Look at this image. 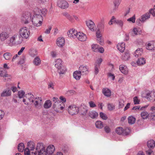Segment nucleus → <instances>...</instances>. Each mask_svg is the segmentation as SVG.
I'll use <instances>...</instances> for the list:
<instances>
[{
    "instance_id": "1",
    "label": "nucleus",
    "mask_w": 155,
    "mask_h": 155,
    "mask_svg": "<svg viewBox=\"0 0 155 155\" xmlns=\"http://www.w3.org/2000/svg\"><path fill=\"white\" fill-rule=\"evenodd\" d=\"M19 34L20 37L22 38L21 40L18 41V44H20L22 43L23 41L22 39H26L28 38L30 35V31L27 28L23 27L20 29Z\"/></svg>"
},
{
    "instance_id": "2",
    "label": "nucleus",
    "mask_w": 155,
    "mask_h": 155,
    "mask_svg": "<svg viewBox=\"0 0 155 155\" xmlns=\"http://www.w3.org/2000/svg\"><path fill=\"white\" fill-rule=\"evenodd\" d=\"M43 21V17L40 14H36L32 18V22L33 25L37 27L41 25Z\"/></svg>"
},
{
    "instance_id": "3",
    "label": "nucleus",
    "mask_w": 155,
    "mask_h": 155,
    "mask_svg": "<svg viewBox=\"0 0 155 155\" xmlns=\"http://www.w3.org/2000/svg\"><path fill=\"white\" fill-rule=\"evenodd\" d=\"M62 62L60 59H57L55 61V66L58 70V72L60 74H64L66 71V68L62 65Z\"/></svg>"
},
{
    "instance_id": "4",
    "label": "nucleus",
    "mask_w": 155,
    "mask_h": 155,
    "mask_svg": "<svg viewBox=\"0 0 155 155\" xmlns=\"http://www.w3.org/2000/svg\"><path fill=\"white\" fill-rule=\"evenodd\" d=\"M31 18V14L28 12H24L22 13L21 20V22L25 24L28 23Z\"/></svg>"
},
{
    "instance_id": "5",
    "label": "nucleus",
    "mask_w": 155,
    "mask_h": 155,
    "mask_svg": "<svg viewBox=\"0 0 155 155\" xmlns=\"http://www.w3.org/2000/svg\"><path fill=\"white\" fill-rule=\"evenodd\" d=\"M34 97L31 93L26 94L24 96L23 101L25 104L28 105L34 102Z\"/></svg>"
},
{
    "instance_id": "6",
    "label": "nucleus",
    "mask_w": 155,
    "mask_h": 155,
    "mask_svg": "<svg viewBox=\"0 0 155 155\" xmlns=\"http://www.w3.org/2000/svg\"><path fill=\"white\" fill-rule=\"evenodd\" d=\"M79 111V108L74 105L70 106L68 109V113L72 115L77 114Z\"/></svg>"
},
{
    "instance_id": "7",
    "label": "nucleus",
    "mask_w": 155,
    "mask_h": 155,
    "mask_svg": "<svg viewBox=\"0 0 155 155\" xmlns=\"http://www.w3.org/2000/svg\"><path fill=\"white\" fill-rule=\"evenodd\" d=\"M145 97L149 101H155V92L151 91L146 94Z\"/></svg>"
},
{
    "instance_id": "8",
    "label": "nucleus",
    "mask_w": 155,
    "mask_h": 155,
    "mask_svg": "<svg viewBox=\"0 0 155 155\" xmlns=\"http://www.w3.org/2000/svg\"><path fill=\"white\" fill-rule=\"evenodd\" d=\"M9 33L6 31H3L0 33V40L4 41L9 37Z\"/></svg>"
},
{
    "instance_id": "9",
    "label": "nucleus",
    "mask_w": 155,
    "mask_h": 155,
    "mask_svg": "<svg viewBox=\"0 0 155 155\" xmlns=\"http://www.w3.org/2000/svg\"><path fill=\"white\" fill-rule=\"evenodd\" d=\"M88 69V67L87 66L81 65L79 68V71L82 75L87 74L89 72Z\"/></svg>"
},
{
    "instance_id": "10",
    "label": "nucleus",
    "mask_w": 155,
    "mask_h": 155,
    "mask_svg": "<svg viewBox=\"0 0 155 155\" xmlns=\"http://www.w3.org/2000/svg\"><path fill=\"white\" fill-rule=\"evenodd\" d=\"M76 35V37L78 40L81 41H85L87 39L86 35L82 32H77V35Z\"/></svg>"
},
{
    "instance_id": "11",
    "label": "nucleus",
    "mask_w": 155,
    "mask_h": 155,
    "mask_svg": "<svg viewBox=\"0 0 155 155\" xmlns=\"http://www.w3.org/2000/svg\"><path fill=\"white\" fill-rule=\"evenodd\" d=\"M80 113L81 115L85 116L88 112L87 107L85 105H81L79 109Z\"/></svg>"
},
{
    "instance_id": "12",
    "label": "nucleus",
    "mask_w": 155,
    "mask_h": 155,
    "mask_svg": "<svg viewBox=\"0 0 155 155\" xmlns=\"http://www.w3.org/2000/svg\"><path fill=\"white\" fill-rule=\"evenodd\" d=\"M58 5L59 7L63 9L67 8L69 6L68 3L64 0L59 1L58 2Z\"/></svg>"
},
{
    "instance_id": "13",
    "label": "nucleus",
    "mask_w": 155,
    "mask_h": 155,
    "mask_svg": "<svg viewBox=\"0 0 155 155\" xmlns=\"http://www.w3.org/2000/svg\"><path fill=\"white\" fill-rule=\"evenodd\" d=\"M18 35L15 34L9 38L8 41V44L9 46H12L15 44V40Z\"/></svg>"
},
{
    "instance_id": "14",
    "label": "nucleus",
    "mask_w": 155,
    "mask_h": 155,
    "mask_svg": "<svg viewBox=\"0 0 155 155\" xmlns=\"http://www.w3.org/2000/svg\"><path fill=\"white\" fill-rule=\"evenodd\" d=\"M63 105V103L60 101H58V102H55L53 105V108L54 110L57 112H61L60 111V107L61 105Z\"/></svg>"
},
{
    "instance_id": "15",
    "label": "nucleus",
    "mask_w": 155,
    "mask_h": 155,
    "mask_svg": "<svg viewBox=\"0 0 155 155\" xmlns=\"http://www.w3.org/2000/svg\"><path fill=\"white\" fill-rule=\"evenodd\" d=\"M86 24L89 29L91 31H94L95 25L94 22L91 20H89L86 22Z\"/></svg>"
},
{
    "instance_id": "16",
    "label": "nucleus",
    "mask_w": 155,
    "mask_h": 155,
    "mask_svg": "<svg viewBox=\"0 0 155 155\" xmlns=\"http://www.w3.org/2000/svg\"><path fill=\"white\" fill-rule=\"evenodd\" d=\"M65 40L63 37L58 38L57 40L56 44L59 47H62L64 44Z\"/></svg>"
},
{
    "instance_id": "17",
    "label": "nucleus",
    "mask_w": 155,
    "mask_h": 155,
    "mask_svg": "<svg viewBox=\"0 0 155 155\" xmlns=\"http://www.w3.org/2000/svg\"><path fill=\"white\" fill-rule=\"evenodd\" d=\"M67 33L69 37L74 38L76 37V35H77V32L75 29H72L69 30Z\"/></svg>"
},
{
    "instance_id": "18",
    "label": "nucleus",
    "mask_w": 155,
    "mask_h": 155,
    "mask_svg": "<svg viewBox=\"0 0 155 155\" xmlns=\"http://www.w3.org/2000/svg\"><path fill=\"white\" fill-rule=\"evenodd\" d=\"M55 150V147L53 145L49 146L47 148L46 152L48 154H52Z\"/></svg>"
},
{
    "instance_id": "19",
    "label": "nucleus",
    "mask_w": 155,
    "mask_h": 155,
    "mask_svg": "<svg viewBox=\"0 0 155 155\" xmlns=\"http://www.w3.org/2000/svg\"><path fill=\"white\" fill-rule=\"evenodd\" d=\"M0 76L2 77H8L9 75L7 74L6 70L3 68H0Z\"/></svg>"
},
{
    "instance_id": "20",
    "label": "nucleus",
    "mask_w": 155,
    "mask_h": 155,
    "mask_svg": "<svg viewBox=\"0 0 155 155\" xmlns=\"http://www.w3.org/2000/svg\"><path fill=\"white\" fill-rule=\"evenodd\" d=\"M11 94V91L9 89L5 90L1 94V96L2 97H7L10 96Z\"/></svg>"
},
{
    "instance_id": "21",
    "label": "nucleus",
    "mask_w": 155,
    "mask_h": 155,
    "mask_svg": "<svg viewBox=\"0 0 155 155\" xmlns=\"http://www.w3.org/2000/svg\"><path fill=\"white\" fill-rule=\"evenodd\" d=\"M102 93L105 96L109 97L111 95V91L108 88H103L102 89Z\"/></svg>"
},
{
    "instance_id": "22",
    "label": "nucleus",
    "mask_w": 155,
    "mask_h": 155,
    "mask_svg": "<svg viewBox=\"0 0 155 155\" xmlns=\"http://www.w3.org/2000/svg\"><path fill=\"white\" fill-rule=\"evenodd\" d=\"M81 74V72L79 71H76L74 72L73 76L74 78H75L76 80H78L80 79Z\"/></svg>"
},
{
    "instance_id": "23",
    "label": "nucleus",
    "mask_w": 155,
    "mask_h": 155,
    "mask_svg": "<svg viewBox=\"0 0 155 155\" xmlns=\"http://www.w3.org/2000/svg\"><path fill=\"white\" fill-rule=\"evenodd\" d=\"M117 48L120 52H124L125 49V44L124 43H122L120 44H118L117 46Z\"/></svg>"
},
{
    "instance_id": "24",
    "label": "nucleus",
    "mask_w": 155,
    "mask_h": 155,
    "mask_svg": "<svg viewBox=\"0 0 155 155\" xmlns=\"http://www.w3.org/2000/svg\"><path fill=\"white\" fill-rule=\"evenodd\" d=\"M143 53V52L142 49L138 48L135 51V52L134 53V54L136 57L138 58L141 56Z\"/></svg>"
},
{
    "instance_id": "25",
    "label": "nucleus",
    "mask_w": 155,
    "mask_h": 155,
    "mask_svg": "<svg viewBox=\"0 0 155 155\" xmlns=\"http://www.w3.org/2000/svg\"><path fill=\"white\" fill-rule=\"evenodd\" d=\"M38 153V155H46L47 154V152L45 150V148H41L40 151H35L34 153L35 155H36Z\"/></svg>"
},
{
    "instance_id": "26",
    "label": "nucleus",
    "mask_w": 155,
    "mask_h": 155,
    "mask_svg": "<svg viewBox=\"0 0 155 155\" xmlns=\"http://www.w3.org/2000/svg\"><path fill=\"white\" fill-rule=\"evenodd\" d=\"M119 69L121 72L123 74H127L128 71L126 69V68L124 65H121L120 66Z\"/></svg>"
},
{
    "instance_id": "27",
    "label": "nucleus",
    "mask_w": 155,
    "mask_h": 155,
    "mask_svg": "<svg viewBox=\"0 0 155 155\" xmlns=\"http://www.w3.org/2000/svg\"><path fill=\"white\" fill-rule=\"evenodd\" d=\"M130 54L129 52H125L122 56V59L124 61L128 60L130 58Z\"/></svg>"
},
{
    "instance_id": "28",
    "label": "nucleus",
    "mask_w": 155,
    "mask_h": 155,
    "mask_svg": "<svg viewBox=\"0 0 155 155\" xmlns=\"http://www.w3.org/2000/svg\"><path fill=\"white\" fill-rule=\"evenodd\" d=\"M98 116L97 113L95 111H91L89 112V116L92 118H96Z\"/></svg>"
},
{
    "instance_id": "29",
    "label": "nucleus",
    "mask_w": 155,
    "mask_h": 155,
    "mask_svg": "<svg viewBox=\"0 0 155 155\" xmlns=\"http://www.w3.org/2000/svg\"><path fill=\"white\" fill-rule=\"evenodd\" d=\"M137 63L138 65L144 64L146 63L145 59L143 58H138Z\"/></svg>"
},
{
    "instance_id": "30",
    "label": "nucleus",
    "mask_w": 155,
    "mask_h": 155,
    "mask_svg": "<svg viewBox=\"0 0 155 155\" xmlns=\"http://www.w3.org/2000/svg\"><path fill=\"white\" fill-rule=\"evenodd\" d=\"M28 147L31 151L33 150L35 148V144L33 142H29L27 143Z\"/></svg>"
},
{
    "instance_id": "31",
    "label": "nucleus",
    "mask_w": 155,
    "mask_h": 155,
    "mask_svg": "<svg viewBox=\"0 0 155 155\" xmlns=\"http://www.w3.org/2000/svg\"><path fill=\"white\" fill-rule=\"evenodd\" d=\"M51 102L50 100H48L45 101L44 107L46 109L50 108L51 106Z\"/></svg>"
},
{
    "instance_id": "32",
    "label": "nucleus",
    "mask_w": 155,
    "mask_h": 155,
    "mask_svg": "<svg viewBox=\"0 0 155 155\" xmlns=\"http://www.w3.org/2000/svg\"><path fill=\"white\" fill-rule=\"evenodd\" d=\"M147 147L151 148L155 146V141L153 140H150L148 141L147 143Z\"/></svg>"
},
{
    "instance_id": "33",
    "label": "nucleus",
    "mask_w": 155,
    "mask_h": 155,
    "mask_svg": "<svg viewBox=\"0 0 155 155\" xmlns=\"http://www.w3.org/2000/svg\"><path fill=\"white\" fill-rule=\"evenodd\" d=\"M24 148V144L23 143H21L18 144V149L19 152H23L25 150Z\"/></svg>"
},
{
    "instance_id": "34",
    "label": "nucleus",
    "mask_w": 155,
    "mask_h": 155,
    "mask_svg": "<svg viewBox=\"0 0 155 155\" xmlns=\"http://www.w3.org/2000/svg\"><path fill=\"white\" fill-rule=\"evenodd\" d=\"M12 55L9 52H6L4 54L3 57L5 60H10L12 58Z\"/></svg>"
},
{
    "instance_id": "35",
    "label": "nucleus",
    "mask_w": 155,
    "mask_h": 155,
    "mask_svg": "<svg viewBox=\"0 0 155 155\" xmlns=\"http://www.w3.org/2000/svg\"><path fill=\"white\" fill-rule=\"evenodd\" d=\"M150 15L149 13H147L144 15L141 16V21L144 22L146 19L149 18L150 17Z\"/></svg>"
},
{
    "instance_id": "36",
    "label": "nucleus",
    "mask_w": 155,
    "mask_h": 155,
    "mask_svg": "<svg viewBox=\"0 0 155 155\" xmlns=\"http://www.w3.org/2000/svg\"><path fill=\"white\" fill-rule=\"evenodd\" d=\"M95 126L97 128L99 129L102 128L103 126V123L101 121H97L95 123Z\"/></svg>"
},
{
    "instance_id": "37",
    "label": "nucleus",
    "mask_w": 155,
    "mask_h": 155,
    "mask_svg": "<svg viewBox=\"0 0 155 155\" xmlns=\"http://www.w3.org/2000/svg\"><path fill=\"white\" fill-rule=\"evenodd\" d=\"M41 60L38 57H36L33 60V63L35 65H38L41 64Z\"/></svg>"
},
{
    "instance_id": "38",
    "label": "nucleus",
    "mask_w": 155,
    "mask_h": 155,
    "mask_svg": "<svg viewBox=\"0 0 155 155\" xmlns=\"http://www.w3.org/2000/svg\"><path fill=\"white\" fill-rule=\"evenodd\" d=\"M38 12L39 13V14H40L45 16L47 13V10L45 8H43L42 9H38Z\"/></svg>"
},
{
    "instance_id": "39",
    "label": "nucleus",
    "mask_w": 155,
    "mask_h": 155,
    "mask_svg": "<svg viewBox=\"0 0 155 155\" xmlns=\"http://www.w3.org/2000/svg\"><path fill=\"white\" fill-rule=\"evenodd\" d=\"M138 32V29L137 28H135L133 29L132 32L129 33L132 36H134L137 35Z\"/></svg>"
},
{
    "instance_id": "40",
    "label": "nucleus",
    "mask_w": 155,
    "mask_h": 155,
    "mask_svg": "<svg viewBox=\"0 0 155 155\" xmlns=\"http://www.w3.org/2000/svg\"><path fill=\"white\" fill-rule=\"evenodd\" d=\"M128 119V123L131 124H134L135 123L136 120L135 118L133 116L129 117Z\"/></svg>"
},
{
    "instance_id": "41",
    "label": "nucleus",
    "mask_w": 155,
    "mask_h": 155,
    "mask_svg": "<svg viewBox=\"0 0 155 155\" xmlns=\"http://www.w3.org/2000/svg\"><path fill=\"white\" fill-rule=\"evenodd\" d=\"M154 44H153V42H151L148 44L146 48L148 50H154Z\"/></svg>"
},
{
    "instance_id": "42",
    "label": "nucleus",
    "mask_w": 155,
    "mask_h": 155,
    "mask_svg": "<svg viewBox=\"0 0 155 155\" xmlns=\"http://www.w3.org/2000/svg\"><path fill=\"white\" fill-rule=\"evenodd\" d=\"M39 99V101H35V102L34 103V105L36 107H37L38 106H40L41 105V101L42 100L41 97H38V98Z\"/></svg>"
},
{
    "instance_id": "43",
    "label": "nucleus",
    "mask_w": 155,
    "mask_h": 155,
    "mask_svg": "<svg viewBox=\"0 0 155 155\" xmlns=\"http://www.w3.org/2000/svg\"><path fill=\"white\" fill-rule=\"evenodd\" d=\"M116 133L119 135H122L123 132V128L121 127H118L117 128L116 130Z\"/></svg>"
},
{
    "instance_id": "44",
    "label": "nucleus",
    "mask_w": 155,
    "mask_h": 155,
    "mask_svg": "<svg viewBox=\"0 0 155 155\" xmlns=\"http://www.w3.org/2000/svg\"><path fill=\"white\" fill-rule=\"evenodd\" d=\"M91 49L93 51L95 52H98V45L97 44H93L91 45Z\"/></svg>"
},
{
    "instance_id": "45",
    "label": "nucleus",
    "mask_w": 155,
    "mask_h": 155,
    "mask_svg": "<svg viewBox=\"0 0 155 155\" xmlns=\"http://www.w3.org/2000/svg\"><path fill=\"white\" fill-rule=\"evenodd\" d=\"M149 115L147 112L146 111L142 112L141 114V117L143 119H146Z\"/></svg>"
},
{
    "instance_id": "46",
    "label": "nucleus",
    "mask_w": 155,
    "mask_h": 155,
    "mask_svg": "<svg viewBox=\"0 0 155 155\" xmlns=\"http://www.w3.org/2000/svg\"><path fill=\"white\" fill-rule=\"evenodd\" d=\"M114 23L118 25L120 27H122L123 25V22L121 20H115L114 21Z\"/></svg>"
},
{
    "instance_id": "47",
    "label": "nucleus",
    "mask_w": 155,
    "mask_h": 155,
    "mask_svg": "<svg viewBox=\"0 0 155 155\" xmlns=\"http://www.w3.org/2000/svg\"><path fill=\"white\" fill-rule=\"evenodd\" d=\"M100 68L99 65L94 64V72L95 75H97L99 72V69Z\"/></svg>"
},
{
    "instance_id": "48",
    "label": "nucleus",
    "mask_w": 155,
    "mask_h": 155,
    "mask_svg": "<svg viewBox=\"0 0 155 155\" xmlns=\"http://www.w3.org/2000/svg\"><path fill=\"white\" fill-rule=\"evenodd\" d=\"M124 101L121 99H120L119 101V105L118 108H122L124 106Z\"/></svg>"
},
{
    "instance_id": "49",
    "label": "nucleus",
    "mask_w": 155,
    "mask_h": 155,
    "mask_svg": "<svg viewBox=\"0 0 155 155\" xmlns=\"http://www.w3.org/2000/svg\"><path fill=\"white\" fill-rule=\"evenodd\" d=\"M121 0H115L114 4L115 8H117L119 5Z\"/></svg>"
},
{
    "instance_id": "50",
    "label": "nucleus",
    "mask_w": 155,
    "mask_h": 155,
    "mask_svg": "<svg viewBox=\"0 0 155 155\" xmlns=\"http://www.w3.org/2000/svg\"><path fill=\"white\" fill-rule=\"evenodd\" d=\"M130 132V130L129 128H126L125 129H123V132L122 135H127L129 134Z\"/></svg>"
},
{
    "instance_id": "51",
    "label": "nucleus",
    "mask_w": 155,
    "mask_h": 155,
    "mask_svg": "<svg viewBox=\"0 0 155 155\" xmlns=\"http://www.w3.org/2000/svg\"><path fill=\"white\" fill-rule=\"evenodd\" d=\"M100 117L103 119L106 120L107 119V117L106 115L103 112H100Z\"/></svg>"
},
{
    "instance_id": "52",
    "label": "nucleus",
    "mask_w": 155,
    "mask_h": 155,
    "mask_svg": "<svg viewBox=\"0 0 155 155\" xmlns=\"http://www.w3.org/2000/svg\"><path fill=\"white\" fill-rule=\"evenodd\" d=\"M25 92L23 91H19L18 93V95L20 98H22L24 95Z\"/></svg>"
},
{
    "instance_id": "53",
    "label": "nucleus",
    "mask_w": 155,
    "mask_h": 155,
    "mask_svg": "<svg viewBox=\"0 0 155 155\" xmlns=\"http://www.w3.org/2000/svg\"><path fill=\"white\" fill-rule=\"evenodd\" d=\"M114 108L115 107L113 104L109 103L107 104V108L109 110H113L114 109Z\"/></svg>"
},
{
    "instance_id": "54",
    "label": "nucleus",
    "mask_w": 155,
    "mask_h": 155,
    "mask_svg": "<svg viewBox=\"0 0 155 155\" xmlns=\"http://www.w3.org/2000/svg\"><path fill=\"white\" fill-rule=\"evenodd\" d=\"M75 93L74 91L73 90H68L66 92V94L68 96L72 95Z\"/></svg>"
},
{
    "instance_id": "55",
    "label": "nucleus",
    "mask_w": 155,
    "mask_h": 155,
    "mask_svg": "<svg viewBox=\"0 0 155 155\" xmlns=\"http://www.w3.org/2000/svg\"><path fill=\"white\" fill-rule=\"evenodd\" d=\"M41 148H44L43 147V146L42 145V144L41 143H38L37 144V147L36 148V150L37 151H38Z\"/></svg>"
},
{
    "instance_id": "56",
    "label": "nucleus",
    "mask_w": 155,
    "mask_h": 155,
    "mask_svg": "<svg viewBox=\"0 0 155 155\" xmlns=\"http://www.w3.org/2000/svg\"><path fill=\"white\" fill-rule=\"evenodd\" d=\"M134 102L135 104H139L140 101L138 99L137 97H135L134 98Z\"/></svg>"
},
{
    "instance_id": "57",
    "label": "nucleus",
    "mask_w": 155,
    "mask_h": 155,
    "mask_svg": "<svg viewBox=\"0 0 155 155\" xmlns=\"http://www.w3.org/2000/svg\"><path fill=\"white\" fill-rule=\"evenodd\" d=\"M127 21L130 22H132L133 23H134L135 21V15H134L132 17L127 19Z\"/></svg>"
},
{
    "instance_id": "58",
    "label": "nucleus",
    "mask_w": 155,
    "mask_h": 155,
    "mask_svg": "<svg viewBox=\"0 0 155 155\" xmlns=\"http://www.w3.org/2000/svg\"><path fill=\"white\" fill-rule=\"evenodd\" d=\"M54 85L53 82H50L48 83V88H51L52 89L54 90Z\"/></svg>"
},
{
    "instance_id": "59",
    "label": "nucleus",
    "mask_w": 155,
    "mask_h": 155,
    "mask_svg": "<svg viewBox=\"0 0 155 155\" xmlns=\"http://www.w3.org/2000/svg\"><path fill=\"white\" fill-rule=\"evenodd\" d=\"M150 117L152 120L155 119V112H151L150 114Z\"/></svg>"
},
{
    "instance_id": "60",
    "label": "nucleus",
    "mask_w": 155,
    "mask_h": 155,
    "mask_svg": "<svg viewBox=\"0 0 155 155\" xmlns=\"http://www.w3.org/2000/svg\"><path fill=\"white\" fill-rule=\"evenodd\" d=\"M104 130L105 132L107 133H108L110 132V128L107 126H106L104 127Z\"/></svg>"
},
{
    "instance_id": "61",
    "label": "nucleus",
    "mask_w": 155,
    "mask_h": 155,
    "mask_svg": "<svg viewBox=\"0 0 155 155\" xmlns=\"http://www.w3.org/2000/svg\"><path fill=\"white\" fill-rule=\"evenodd\" d=\"M115 17L114 16H113L112 17V18L109 21L108 24L110 25H111L113 24V23L114 22V21L115 20Z\"/></svg>"
},
{
    "instance_id": "62",
    "label": "nucleus",
    "mask_w": 155,
    "mask_h": 155,
    "mask_svg": "<svg viewBox=\"0 0 155 155\" xmlns=\"http://www.w3.org/2000/svg\"><path fill=\"white\" fill-rule=\"evenodd\" d=\"M102 61V59L101 58H99L97 60L96 62L94 64H97L99 65V66L100 67Z\"/></svg>"
},
{
    "instance_id": "63",
    "label": "nucleus",
    "mask_w": 155,
    "mask_h": 155,
    "mask_svg": "<svg viewBox=\"0 0 155 155\" xmlns=\"http://www.w3.org/2000/svg\"><path fill=\"white\" fill-rule=\"evenodd\" d=\"M25 150V155H30V150L28 148H26Z\"/></svg>"
},
{
    "instance_id": "64",
    "label": "nucleus",
    "mask_w": 155,
    "mask_h": 155,
    "mask_svg": "<svg viewBox=\"0 0 155 155\" xmlns=\"http://www.w3.org/2000/svg\"><path fill=\"white\" fill-rule=\"evenodd\" d=\"M96 36L97 38H100L101 37V35L100 33V31L99 30H97L96 33Z\"/></svg>"
}]
</instances>
